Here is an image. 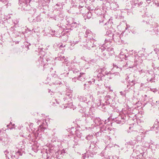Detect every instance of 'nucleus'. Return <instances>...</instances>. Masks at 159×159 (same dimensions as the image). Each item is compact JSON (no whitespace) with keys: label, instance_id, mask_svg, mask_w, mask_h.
<instances>
[{"label":"nucleus","instance_id":"f257e3e1","mask_svg":"<svg viewBox=\"0 0 159 159\" xmlns=\"http://www.w3.org/2000/svg\"><path fill=\"white\" fill-rule=\"evenodd\" d=\"M31 0H19V3L24 10H28L30 9V7L29 3Z\"/></svg>","mask_w":159,"mask_h":159},{"label":"nucleus","instance_id":"f03ea898","mask_svg":"<svg viewBox=\"0 0 159 159\" xmlns=\"http://www.w3.org/2000/svg\"><path fill=\"white\" fill-rule=\"evenodd\" d=\"M20 154V152L16 148L12 149L10 153L11 157L13 159H17Z\"/></svg>","mask_w":159,"mask_h":159},{"label":"nucleus","instance_id":"7ed1b4c3","mask_svg":"<svg viewBox=\"0 0 159 159\" xmlns=\"http://www.w3.org/2000/svg\"><path fill=\"white\" fill-rule=\"evenodd\" d=\"M2 141L3 142L5 145L8 144L9 141L10 139L9 138L7 137L4 138L2 139Z\"/></svg>","mask_w":159,"mask_h":159},{"label":"nucleus","instance_id":"20e7f679","mask_svg":"<svg viewBox=\"0 0 159 159\" xmlns=\"http://www.w3.org/2000/svg\"><path fill=\"white\" fill-rule=\"evenodd\" d=\"M92 43L91 42L89 41L86 44V46H85V47H87V48L89 49H90L91 48L93 47L94 46L93 44H91Z\"/></svg>","mask_w":159,"mask_h":159},{"label":"nucleus","instance_id":"39448f33","mask_svg":"<svg viewBox=\"0 0 159 159\" xmlns=\"http://www.w3.org/2000/svg\"><path fill=\"white\" fill-rule=\"evenodd\" d=\"M107 43H109V46H111V42L109 39H105V43L103 44V45L106 46V44Z\"/></svg>","mask_w":159,"mask_h":159},{"label":"nucleus","instance_id":"423d86ee","mask_svg":"<svg viewBox=\"0 0 159 159\" xmlns=\"http://www.w3.org/2000/svg\"><path fill=\"white\" fill-rule=\"evenodd\" d=\"M38 146H36L35 145H33V146L32 147V149L35 152H37L38 149Z\"/></svg>","mask_w":159,"mask_h":159},{"label":"nucleus","instance_id":"0eeeda50","mask_svg":"<svg viewBox=\"0 0 159 159\" xmlns=\"http://www.w3.org/2000/svg\"><path fill=\"white\" fill-rule=\"evenodd\" d=\"M98 70L100 72H99V74L97 75V76L98 77H101L103 76L104 75L102 73V70L101 69H99Z\"/></svg>","mask_w":159,"mask_h":159},{"label":"nucleus","instance_id":"6e6552de","mask_svg":"<svg viewBox=\"0 0 159 159\" xmlns=\"http://www.w3.org/2000/svg\"><path fill=\"white\" fill-rule=\"evenodd\" d=\"M109 43H107L106 44V46H106L107 47V50L108 51H111L112 50H113V49L112 48H109V47L110 46H109Z\"/></svg>","mask_w":159,"mask_h":159},{"label":"nucleus","instance_id":"1a4fd4ad","mask_svg":"<svg viewBox=\"0 0 159 159\" xmlns=\"http://www.w3.org/2000/svg\"><path fill=\"white\" fill-rule=\"evenodd\" d=\"M113 68H116L117 69H118L117 71H121V68H120L116 66V65L113 64Z\"/></svg>","mask_w":159,"mask_h":159},{"label":"nucleus","instance_id":"9d476101","mask_svg":"<svg viewBox=\"0 0 159 159\" xmlns=\"http://www.w3.org/2000/svg\"><path fill=\"white\" fill-rule=\"evenodd\" d=\"M113 68H116L117 69H118L117 71H121V68H120L116 66V65L113 64Z\"/></svg>","mask_w":159,"mask_h":159},{"label":"nucleus","instance_id":"9b49d317","mask_svg":"<svg viewBox=\"0 0 159 159\" xmlns=\"http://www.w3.org/2000/svg\"><path fill=\"white\" fill-rule=\"evenodd\" d=\"M4 152L5 155H6V157H8V154L9 153V152L7 150H6L4 151Z\"/></svg>","mask_w":159,"mask_h":159},{"label":"nucleus","instance_id":"f8f14e48","mask_svg":"<svg viewBox=\"0 0 159 159\" xmlns=\"http://www.w3.org/2000/svg\"><path fill=\"white\" fill-rule=\"evenodd\" d=\"M72 105V104L71 103H70V104H69L68 105V107H71V106Z\"/></svg>","mask_w":159,"mask_h":159},{"label":"nucleus","instance_id":"ddd939ff","mask_svg":"<svg viewBox=\"0 0 159 159\" xmlns=\"http://www.w3.org/2000/svg\"><path fill=\"white\" fill-rule=\"evenodd\" d=\"M77 136L79 137H81L82 136V134H80L79 135H77Z\"/></svg>","mask_w":159,"mask_h":159},{"label":"nucleus","instance_id":"4468645a","mask_svg":"<svg viewBox=\"0 0 159 159\" xmlns=\"http://www.w3.org/2000/svg\"><path fill=\"white\" fill-rule=\"evenodd\" d=\"M120 93L121 95H122V92H120Z\"/></svg>","mask_w":159,"mask_h":159},{"label":"nucleus","instance_id":"2eb2a0df","mask_svg":"<svg viewBox=\"0 0 159 159\" xmlns=\"http://www.w3.org/2000/svg\"><path fill=\"white\" fill-rule=\"evenodd\" d=\"M113 39H114L115 38V36H114V35H113Z\"/></svg>","mask_w":159,"mask_h":159},{"label":"nucleus","instance_id":"dca6fc26","mask_svg":"<svg viewBox=\"0 0 159 159\" xmlns=\"http://www.w3.org/2000/svg\"><path fill=\"white\" fill-rule=\"evenodd\" d=\"M66 107H66V106L65 107V106H64V108H66Z\"/></svg>","mask_w":159,"mask_h":159},{"label":"nucleus","instance_id":"f3484780","mask_svg":"<svg viewBox=\"0 0 159 159\" xmlns=\"http://www.w3.org/2000/svg\"><path fill=\"white\" fill-rule=\"evenodd\" d=\"M85 99L84 100V101H86V98H85Z\"/></svg>","mask_w":159,"mask_h":159},{"label":"nucleus","instance_id":"a211bd4d","mask_svg":"<svg viewBox=\"0 0 159 159\" xmlns=\"http://www.w3.org/2000/svg\"><path fill=\"white\" fill-rule=\"evenodd\" d=\"M87 32H88V31H86V33H87Z\"/></svg>","mask_w":159,"mask_h":159},{"label":"nucleus","instance_id":"6ab92c4d","mask_svg":"<svg viewBox=\"0 0 159 159\" xmlns=\"http://www.w3.org/2000/svg\"><path fill=\"white\" fill-rule=\"evenodd\" d=\"M62 57H63V58H65V57L63 56Z\"/></svg>","mask_w":159,"mask_h":159},{"label":"nucleus","instance_id":"aec40b11","mask_svg":"<svg viewBox=\"0 0 159 159\" xmlns=\"http://www.w3.org/2000/svg\"><path fill=\"white\" fill-rule=\"evenodd\" d=\"M37 123H39V121H37Z\"/></svg>","mask_w":159,"mask_h":159},{"label":"nucleus","instance_id":"412c9836","mask_svg":"<svg viewBox=\"0 0 159 159\" xmlns=\"http://www.w3.org/2000/svg\"><path fill=\"white\" fill-rule=\"evenodd\" d=\"M8 125H7V127H8Z\"/></svg>","mask_w":159,"mask_h":159}]
</instances>
